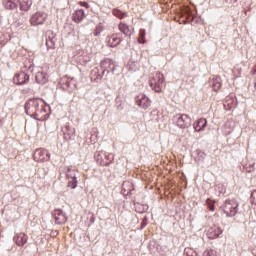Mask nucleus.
<instances>
[{
    "mask_svg": "<svg viewBox=\"0 0 256 256\" xmlns=\"http://www.w3.org/2000/svg\"><path fill=\"white\" fill-rule=\"evenodd\" d=\"M206 205L209 211H215V200H212L211 198H208L206 200Z\"/></svg>",
    "mask_w": 256,
    "mask_h": 256,
    "instance_id": "obj_25",
    "label": "nucleus"
},
{
    "mask_svg": "<svg viewBox=\"0 0 256 256\" xmlns=\"http://www.w3.org/2000/svg\"><path fill=\"white\" fill-rule=\"evenodd\" d=\"M174 121L180 129H187L191 127V117L187 114H176Z\"/></svg>",
    "mask_w": 256,
    "mask_h": 256,
    "instance_id": "obj_5",
    "label": "nucleus"
},
{
    "mask_svg": "<svg viewBox=\"0 0 256 256\" xmlns=\"http://www.w3.org/2000/svg\"><path fill=\"white\" fill-rule=\"evenodd\" d=\"M52 216L56 225H65V223H67V216L65 215V213H63V210L61 209H55L52 212Z\"/></svg>",
    "mask_w": 256,
    "mask_h": 256,
    "instance_id": "obj_9",
    "label": "nucleus"
},
{
    "mask_svg": "<svg viewBox=\"0 0 256 256\" xmlns=\"http://www.w3.org/2000/svg\"><path fill=\"white\" fill-rule=\"evenodd\" d=\"M100 67L103 69V71H107L109 73V71L113 69V63L111 62V60L106 59L100 63Z\"/></svg>",
    "mask_w": 256,
    "mask_h": 256,
    "instance_id": "obj_20",
    "label": "nucleus"
},
{
    "mask_svg": "<svg viewBox=\"0 0 256 256\" xmlns=\"http://www.w3.org/2000/svg\"><path fill=\"white\" fill-rule=\"evenodd\" d=\"M115 160V156L112 153H106L103 151L98 152L96 155V161L101 167H108Z\"/></svg>",
    "mask_w": 256,
    "mask_h": 256,
    "instance_id": "obj_4",
    "label": "nucleus"
},
{
    "mask_svg": "<svg viewBox=\"0 0 256 256\" xmlns=\"http://www.w3.org/2000/svg\"><path fill=\"white\" fill-rule=\"evenodd\" d=\"M103 31V28L101 26H98L95 31H94V35L95 37H97L98 35H100V33Z\"/></svg>",
    "mask_w": 256,
    "mask_h": 256,
    "instance_id": "obj_31",
    "label": "nucleus"
},
{
    "mask_svg": "<svg viewBox=\"0 0 256 256\" xmlns=\"http://www.w3.org/2000/svg\"><path fill=\"white\" fill-rule=\"evenodd\" d=\"M136 105L141 109H149L151 107V99L147 95L141 93L136 97Z\"/></svg>",
    "mask_w": 256,
    "mask_h": 256,
    "instance_id": "obj_8",
    "label": "nucleus"
},
{
    "mask_svg": "<svg viewBox=\"0 0 256 256\" xmlns=\"http://www.w3.org/2000/svg\"><path fill=\"white\" fill-rule=\"evenodd\" d=\"M250 201H251L252 205L256 206V190L252 191Z\"/></svg>",
    "mask_w": 256,
    "mask_h": 256,
    "instance_id": "obj_30",
    "label": "nucleus"
},
{
    "mask_svg": "<svg viewBox=\"0 0 256 256\" xmlns=\"http://www.w3.org/2000/svg\"><path fill=\"white\" fill-rule=\"evenodd\" d=\"M149 85L156 93H161L165 87V76L160 71L153 72L149 79Z\"/></svg>",
    "mask_w": 256,
    "mask_h": 256,
    "instance_id": "obj_2",
    "label": "nucleus"
},
{
    "mask_svg": "<svg viewBox=\"0 0 256 256\" xmlns=\"http://www.w3.org/2000/svg\"><path fill=\"white\" fill-rule=\"evenodd\" d=\"M47 21V13L36 12L30 18V24L33 27H38V25H43Z\"/></svg>",
    "mask_w": 256,
    "mask_h": 256,
    "instance_id": "obj_7",
    "label": "nucleus"
},
{
    "mask_svg": "<svg viewBox=\"0 0 256 256\" xmlns=\"http://www.w3.org/2000/svg\"><path fill=\"white\" fill-rule=\"evenodd\" d=\"M212 88L214 89V91H219V89H221V77L216 76L215 78H213Z\"/></svg>",
    "mask_w": 256,
    "mask_h": 256,
    "instance_id": "obj_22",
    "label": "nucleus"
},
{
    "mask_svg": "<svg viewBox=\"0 0 256 256\" xmlns=\"http://www.w3.org/2000/svg\"><path fill=\"white\" fill-rule=\"evenodd\" d=\"M202 256H217V251L215 250H206L203 252Z\"/></svg>",
    "mask_w": 256,
    "mask_h": 256,
    "instance_id": "obj_28",
    "label": "nucleus"
},
{
    "mask_svg": "<svg viewBox=\"0 0 256 256\" xmlns=\"http://www.w3.org/2000/svg\"><path fill=\"white\" fill-rule=\"evenodd\" d=\"M27 115L34 117L37 121H45L47 119V106L43 100H30L25 105Z\"/></svg>",
    "mask_w": 256,
    "mask_h": 256,
    "instance_id": "obj_1",
    "label": "nucleus"
},
{
    "mask_svg": "<svg viewBox=\"0 0 256 256\" xmlns=\"http://www.w3.org/2000/svg\"><path fill=\"white\" fill-rule=\"evenodd\" d=\"M235 3H237V0H234Z\"/></svg>",
    "mask_w": 256,
    "mask_h": 256,
    "instance_id": "obj_35",
    "label": "nucleus"
},
{
    "mask_svg": "<svg viewBox=\"0 0 256 256\" xmlns=\"http://www.w3.org/2000/svg\"><path fill=\"white\" fill-rule=\"evenodd\" d=\"M57 235H59V231H57V230H52L50 233V236H52V237H57Z\"/></svg>",
    "mask_w": 256,
    "mask_h": 256,
    "instance_id": "obj_33",
    "label": "nucleus"
},
{
    "mask_svg": "<svg viewBox=\"0 0 256 256\" xmlns=\"http://www.w3.org/2000/svg\"><path fill=\"white\" fill-rule=\"evenodd\" d=\"M205 127H207V119L205 118H200L194 123V130L197 132L204 131Z\"/></svg>",
    "mask_w": 256,
    "mask_h": 256,
    "instance_id": "obj_17",
    "label": "nucleus"
},
{
    "mask_svg": "<svg viewBox=\"0 0 256 256\" xmlns=\"http://www.w3.org/2000/svg\"><path fill=\"white\" fill-rule=\"evenodd\" d=\"M67 187L70 189H75L77 187V178L67 179Z\"/></svg>",
    "mask_w": 256,
    "mask_h": 256,
    "instance_id": "obj_24",
    "label": "nucleus"
},
{
    "mask_svg": "<svg viewBox=\"0 0 256 256\" xmlns=\"http://www.w3.org/2000/svg\"><path fill=\"white\" fill-rule=\"evenodd\" d=\"M112 15L114 17H117L118 19H125L127 17V12L121 11L120 9H113L112 10Z\"/></svg>",
    "mask_w": 256,
    "mask_h": 256,
    "instance_id": "obj_21",
    "label": "nucleus"
},
{
    "mask_svg": "<svg viewBox=\"0 0 256 256\" xmlns=\"http://www.w3.org/2000/svg\"><path fill=\"white\" fill-rule=\"evenodd\" d=\"M35 79H36V82H38L40 85H45V83L49 81V75L43 72V70H40L37 72Z\"/></svg>",
    "mask_w": 256,
    "mask_h": 256,
    "instance_id": "obj_16",
    "label": "nucleus"
},
{
    "mask_svg": "<svg viewBox=\"0 0 256 256\" xmlns=\"http://www.w3.org/2000/svg\"><path fill=\"white\" fill-rule=\"evenodd\" d=\"M145 34V29H140L138 38L139 43H145Z\"/></svg>",
    "mask_w": 256,
    "mask_h": 256,
    "instance_id": "obj_27",
    "label": "nucleus"
},
{
    "mask_svg": "<svg viewBox=\"0 0 256 256\" xmlns=\"http://www.w3.org/2000/svg\"><path fill=\"white\" fill-rule=\"evenodd\" d=\"M79 5H81V7H85L86 9H89V3L87 2H79Z\"/></svg>",
    "mask_w": 256,
    "mask_h": 256,
    "instance_id": "obj_32",
    "label": "nucleus"
},
{
    "mask_svg": "<svg viewBox=\"0 0 256 256\" xmlns=\"http://www.w3.org/2000/svg\"><path fill=\"white\" fill-rule=\"evenodd\" d=\"M29 82V75L23 71L16 73L13 77V83L15 85H25Z\"/></svg>",
    "mask_w": 256,
    "mask_h": 256,
    "instance_id": "obj_10",
    "label": "nucleus"
},
{
    "mask_svg": "<svg viewBox=\"0 0 256 256\" xmlns=\"http://www.w3.org/2000/svg\"><path fill=\"white\" fill-rule=\"evenodd\" d=\"M66 179H77V169L68 166L66 169Z\"/></svg>",
    "mask_w": 256,
    "mask_h": 256,
    "instance_id": "obj_19",
    "label": "nucleus"
},
{
    "mask_svg": "<svg viewBox=\"0 0 256 256\" xmlns=\"http://www.w3.org/2000/svg\"><path fill=\"white\" fill-rule=\"evenodd\" d=\"M33 159L37 163H45L51 159V154L49 151H47V149L40 148L34 152Z\"/></svg>",
    "mask_w": 256,
    "mask_h": 256,
    "instance_id": "obj_6",
    "label": "nucleus"
},
{
    "mask_svg": "<svg viewBox=\"0 0 256 256\" xmlns=\"http://www.w3.org/2000/svg\"><path fill=\"white\" fill-rule=\"evenodd\" d=\"M85 19V11L83 9H77L72 14V21L75 23H81Z\"/></svg>",
    "mask_w": 256,
    "mask_h": 256,
    "instance_id": "obj_15",
    "label": "nucleus"
},
{
    "mask_svg": "<svg viewBox=\"0 0 256 256\" xmlns=\"http://www.w3.org/2000/svg\"><path fill=\"white\" fill-rule=\"evenodd\" d=\"M251 74L252 75H256V65L253 67V69L251 70Z\"/></svg>",
    "mask_w": 256,
    "mask_h": 256,
    "instance_id": "obj_34",
    "label": "nucleus"
},
{
    "mask_svg": "<svg viewBox=\"0 0 256 256\" xmlns=\"http://www.w3.org/2000/svg\"><path fill=\"white\" fill-rule=\"evenodd\" d=\"M118 30L125 35V37H131L133 35V29L125 22H120L118 25Z\"/></svg>",
    "mask_w": 256,
    "mask_h": 256,
    "instance_id": "obj_13",
    "label": "nucleus"
},
{
    "mask_svg": "<svg viewBox=\"0 0 256 256\" xmlns=\"http://www.w3.org/2000/svg\"><path fill=\"white\" fill-rule=\"evenodd\" d=\"M221 233H223L221 228H219L217 226H213L208 229L207 237H208V239H217V237H219V235H221Z\"/></svg>",
    "mask_w": 256,
    "mask_h": 256,
    "instance_id": "obj_14",
    "label": "nucleus"
},
{
    "mask_svg": "<svg viewBox=\"0 0 256 256\" xmlns=\"http://www.w3.org/2000/svg\"><path fill=\"white\" fill-rule=\"evenodd\" d=\"M3 5L6 9H17L19 0H3Z\"/></svg>",
    "mask_w": 256,
    "mask_h": 256,
    "instance_id": "obj_18",
    "label": "nucleus"
},
{
    "mask_svg": "<svg viewBox=\"0 0 256 256\" xmlns=\"http://www.w3.org/2000/svg\"><path fill=\"white\" fill-rule=\"evenodd\" d=\"M184 255L185 256H199L198 254H197V251H195L193 248H185V250H184Z\"/></svg>",
    "mask_w": 256,
    "mask_h": 256,
    "instance_id": "obj_26",
    "label": "nucleus"
},
{
    "mask_svg": "<svg viewBox=\"0 0 256 256\" xmlns=\"http://www.w3.org/2000/svg\"><path fill=\"white\" fill-rule=\"evenodd\" d=\"M108 47H117L121 43V36L117 33L112 34L106 38Z\"/></svg>",
    "mask_w": 256,
    "mask_h": 256,
    "instance_id": "obj_11",
    "label": "nucleus"
},
{
    "mask_svg": "<svg viewBox=\"0 0 256 256\" xmlns=\"http://www.w3.org/2000/svg\"><path fill=\"white\" fill-rule=\"evenodd\" d=\"M46 46L48 49H55V42L53 40H46Z\"/></svg>",
    "mask_w": 256,
    "mask_h": 256,
    "instance_id": "obj_29",
    "label": "nucleus"
},
{
    "mask_svg": "<svg viewBox=\"0 0 256 256\" xmlns=\"http://www.w3.org/2000/svg\"><path fill=\"white\" fill-rule=\"evenodd\" d=\"M20 9H21V11H27L28 9H31V1L22 0L20 2Z\"/></svg>",
    "mask_w": 256,
    "mask_h": 256,
    "instance_id": "obj_23",
    "label": "nucleus"
},
{
    "mask_svg": "<svg viewBox=\"0 0 256 256\" xmlns=\"http://www.w3.org/2000/svg\"><path fill=\"white\" fill-rule=\"evenodd\" d=\"M29 239V236L27 234L20 232L14 236V242L18 247H24L26 245L27 241Z\"/></svg>",
    "mask_w": 256,
    "mask_h": 256,
    "instance_id": "obj_12",
    "label": "nucleus"
},
{
    "mask_svg": "<svg viewBox=\"0 0 256 256\" xmlns=\"http://www.w3.org/2000/svg\"><path fill=\"white\" fill-rule=\"evenodd\" d=\"M222 211L226 217H235L239 211V202L236 199H227L222 206Z\"/></svg>",
    "mask_w": 256,
    "mask_h": 256,
    "instance_id": "obj_3",
    "label": "nucleus"
}]
</instances>
